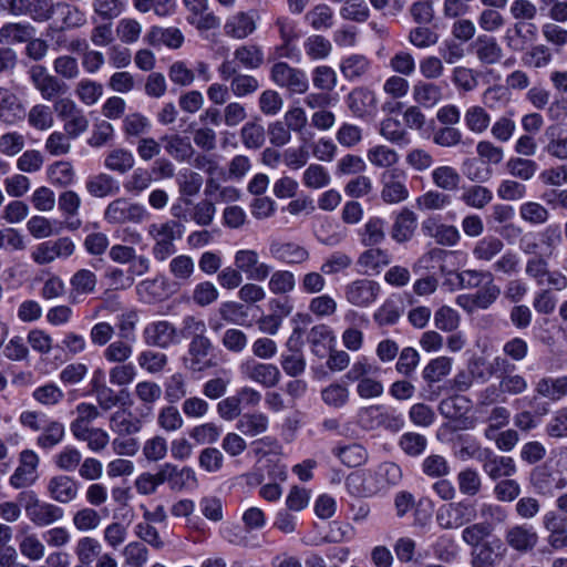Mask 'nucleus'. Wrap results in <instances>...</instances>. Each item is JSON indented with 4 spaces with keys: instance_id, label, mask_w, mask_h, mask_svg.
Here are the masks:
<instances>
[{
    "instance_id": "1",
    "label": "nucleus",
    "mask_w": 567,
    "mask_h": 567,
    "mask_svg": "<svg viewBox=\"0 0 567 567\" xmlns=\"http://www.w3.org/2000/svg\"><path fill=\"white\" fill-rule=\"evenodd\" d=\"M27 518L37 527L51 526L64 517V509L53 503L39 498L34 491H24L18 495Z\"/></svg>"
},
{
    "instance_id": "2",
    "label": "nucleus",
    "mask_w": 567,
    "mask_h": 567,
    "mask_svg": "<svg viewBox=\"0 0 567 567\" xmlns=\"http://www.w3.org/2000/svg\"><path fill=\"white\" fill-rule=\"evenodd\" d=\"M184 227L175 221L151 224L147 228L150 238L154 241L153 256L158 261L166 260L176 251L174 241L183 236Z\"/></svg>"
},
{
    "instance_id": "3",
    "label": "nucleus",
    "mask_w": 567,
    "mask_h": 567,
    "mask_svg": "<svg viewBox=\"0 0 567 567\" xmlns=\"http://www.w3.org/2000/svg\"><path fill=\"white\" fill-rule=\"evenodd\" d=\"M477 512L471 502L462 499L442 505L436 511V523L443 529H458L476 518Z\"/></svg>"
},
{
    "instance_id": "4",
    "label": "nucleus",
    "mask_w": 567,
    "mask_h": 567,
    "mask_svg": "<svg viewBox=\"0 0 567 567\" xmlns=\"http://www.w3.org/2000/svg\"><path fill=\"white\" fill-rule=\"evenodd\" d=\"M277 443L275 441L264 440L254 441L250 443V452L259 456L256 464L255 480L260 484L265 480L264 471H267L269 477H279L286 480L287 473L285 470L275 464Z\"/></svg>"
},
{
    "instance_id": "5",
    "label": "nucleus",
    "mask_w": 567,
    "mask_h": 567,
    "mask_svg": "<svg viewBox=\"0 0 567 567\" xmlns=\"http://www.w3.org/2000/svg\"><path fill=\"white\" fill-rule=\"evenodd\" d=\"M148 217L144 205L131 203L126 198H117L111 202L104 210V219L109 224H141Z\"/></svg>"
},
{
    "instance_id": "6",
    "label": "nucleus",
    "mask_w": 567,
    "mask_h": 567,
    "mask_svg": "<svg viewBox=\"0 0 567 567\" xmlns=\"http://www.w3.org/2000/svg\"><path fill=\"white\" fill-rule=\"evenodd\" d=\"M406 173L398 167L385 169L380 176L381 198L386 204H399L409 198Z\"/></svg>"
},
{
    "instance_id": "7",
    "label": "nucleus",
    "mask_w": 567,
    "mask_h": 567,
    "mask_svg": "<svg viewBox=\"0 0 567 567\" xmlns=\"http://www.w3.org/2000/svg\"><path fill=\"white\" fill-rule=\"evenodd\" d=\"M271 80L280 87H286L292 93L307 92L309 82L305 71L290 66L286 62H277L270 70Z\"/></svg>"
},
{
    "instance_id": "8",
    "label": "nucleus",
    "mask_w": 567,
    "mask_h": 567,
    "mask_svg": "<svg viewBox=\"0 0 567 567\" xmlns=\"http://www.w3.org/2000/svg\"><path fill=\"white\" fill-rule=\"evenodd\" d=\"M75 250L74 241L69 237L48 240L35 246L31 252L32 260L38 265L51 264L56 259H66Z\"/></svg>"
},
{
    "instance_id": "9",
    "label": "nucleus",
    "mask_w": 567,
    "mask_h": 567,
    "mask_svg": "<svg viewBox=\"0 0 567 567\" xmlns=\"http://www.w3.org/2000/svg\"><path fill=\"white\" fill-rule=\"evenodd\" d=\"M146 344L166 349L181 342L179 330L168 320H155L147 323L143 330Z\"/></svg>"
},
{
    "instance_id": "10",
    "label": "nucleus",
    "mask_w": 567,
    "mask_h": 567,
    "mask_svg": "<svg viewBox=\"0 0 567 567\" xmlns=\"http://www.w3.org/2000/svg\"><path fill=\"white\" fill-rule=\"evenodd\" d=\"M380 291L381 287L377 281L367 278L355 279L344 287V298L354 307L368 308L375 302Z\"/></svg>"
},
{
    "instance_id": "11",
    "label": "nucleus",
    "mask_w": 567,
    "mask_h": 567,
    "mask_svg": "<svg viewBox=\"0 0 567 567\" xmlns=\"http://www.w3.org/2000/svg\"><path fill=\"white\" fill-rule=\"evenodd\" d=\"M505 544L518 554H527L538 544V534L532 525L514 524L504 532Z\"/></svg>"
},
{
    "instance_id": "12",
    "label": "nucleus",
    "mask_w": 567,
    "mask_h": 567,
    "mask_svg": "<svg viewBox=\"0 0 567 567\" xmlns=\"http://www.w3.org/2000/svg\"><path fill=\"white\" fill-rule=\"evenodd\" d=\"M346 104L354 117L365 120L375 114L378 101L372 90L358 86L346 96Z\"/></svg>"
},
{
    "instance_id": "13",
    "label": "nucleus",
    "mask_w": 567,
    "mask_h": 567,
    "mask_svg": "<svg viewBox=\"0 0 567 567\" xmlns=\"http://www.w3.org/2000/svg\"><path fill=\"white\" fill-rule=\"evenodd\" d=\"M39 463V455L33 450H23L20 453L19 465L10 476V485L16 489L32 485L38 478Z\"/></svg>"
},
{
    "instance_id": "14",
    "label": "nucleus",
    "mask_w": 567,
    "mask_h": 567,
    "mask_svg": "<svg viewBox=\"0 0 567 567\" xmlns=\"http://www.w3.org/2000/svg\"><path fill=\"white\" fill-rule=\"evenodd\" d=\"M29 75L33 86L45 101H53L65 90V85L58 78L50 74L43 65H33Z\"/></svg>"
},
{
    "instance_id": "15",
    "label": "nucleus",
    "mask_w": 567,
    "mask_h": 567,
    "mask_svg": "<svg viewBox=\"0 0 567 567\" xmlns=\"http://www.w3.org/2000/svg\"><path fill=\"white\" fill-rule=\"evenodd\" d=\"M79 491V481L64 474H58L50 477L47 484L48 496L59 504H69L75 501L78 498Z\"/></svg>"
},
{
    "instance_id": "16",
    "label": "nucleus",
    "mask_w": 567,
    "mask_h": 567,
    "mask_svg": "<svg viewBox=\"0 0 567 567\" xmlns=\"http://www.w3.org/2000/svg\"><path fill=\"white\" fill-rule=\"evenodd\" d=\"M269 250L275 259L287 265H301L310 259L309 250L293 241H272Z\"/></svg>"
},
{
    "instance_id": "17",
    "label": "nucleus",
    "mask_w": 567,
    "mask_h": 567,
    "mask_svg": "<svg viewBox=\"0 0 567 567\" xmlns=\"http://www.w3.org/2000/svg\"><path fill=\"white\" fill-rule=\"evenodd\" d=\"M481 462L484 473L493 481L509 477L516 473V465L512 457L496 455L489 450L485 451Z\"/></svg>"
},
{
    "instance_id": "18",
    "label": "nucleus",
    "mask_w": 567,
    "mask_h": 567,
    "mask_svg": "<svg viewBox=\"0 0 567 567\" xmlns=\"http://www.w3.org/2000/svg\"><path fill=\"white\" fill-rule=\"evenodd\" d=\"M163 471L165 483H168L172 489L193 491L198 486L196 473L189 466L178 468L171 463H165Z\"/></svg>"
},
{
    "instance_id": "19",
    "label": "nucleus",
    "mask_w": 567,
    "mask_h": 567,
    "mask_svg": "<svg viewBox=\"0 0 567 567\" xmlns=\"http://www.w3.org/2000/svg\"><path fill=\"white\" fill-rule=\"evenodd\" d=\"M422 231L442 246H455L461 239V234L454 225L439 223L436 218L424 220Z\"/></svg>"
},
{
    "instance_id": "20",
    "label": "nucleus",
    "mask_w": 567,
    "mask_h": 567,
    "mask_svg": "<svg viewBox=\"0 0 567 567\" xmlns=\"http://www.w3.org/2000/svg\"><path fill=\"white\" fill-rule=\"evenodd\" d=\"M471 409V401L464 395H452L443 399L439 404V411L442 416L449 420L460 422L457 429H468L470 423L464 415Z\"/></svg>"
},
{
    "instance_id": "21",
    "label": "nucleus",
    "mask_w": 567,
    "mask_h": 567,
    "mask_svg": "<svg viewBox=\"0 0 567 567\" xmlns=\"http://www.w3.org/2000/svg\"><path fill=\"white\" fill-rule=\"evenodd\" d=\"M346 486L355 497H371L380 493L372 470L352 472L346 480Z\"/></svg>"
},
{
    "instance_id": "22",
    "label": "nucleus",
    "mask_w": 567,
    "mask_h": 567,
    "mask_svg": "<svg viewBox=\"0 0 567 567\" xmlns=\"http://www.w3.org/2000/svg\"><path fill=\"white\" fill-rule=\"evenodd\" d=\"M417 227V217L409 208H402L395 216L391 227V238L403 244L412 239Z\"/></svg>"
},
{
    "instance_id": "23",
    "label": "nucleus",
    "mask_w": 567,
    "mask_h": 567,
    "mask_svg": "<svg viewBox=\"0 0 567 567\" xmlns=\"http://www.w3.org/2000/svg\"><path fill=\"white\" fill-rule=\"evenodd\" d=\"M472 47L476 58L483 64H496L503 58V49L494 37L478 35Z\"/></svg>"
},
{
    "instance_id": "24",
    "label": "nucleus",
    "mask_w": 567,
    "mask_h": 567,
    "mask_svg": "<svg viewBox=\"0 0 567 567\" xmlns=\"http://www.w3.org/2000/svg\"><path fill=\"white\" fill-rule=\"evenodd\" d=\"M210 348L212 343L207 338L192 340L188 349V358L186 359V367L194 372H200L212 367V361L208 358Z\"/></svg>"
},
{
    "instance_id": "25",
    "label": "nucleus",
    "mask_w": 567,
    "mask_h": 567,
    "mask_svg": "<svg viewBox=\"0 0 567 567\" xmlns=\"http://www.w3.org/2000/svg\"><path fill=\"white\" fill-rule=\"evenodd\" d=\"M412 97L423 107H434L443 100V89L434 82L419 80L412 86Z\"/></svg>"
},
{
    "instance_id": "26",
    "label": "nucleus",
    "mask_w": 567,
    "mask_h": 567,
    "mask_svg": "<svg viewBox=\"0 0 567 567\" xmlns=\"http://www.w3.org/2000/svg\"><path fill=\"white\" fill-rule=\"evenodd\" d=\"M24 115V107L14 92L0 86V121L14 124Z\"/></svg>"
},
{
    "instance_id": "27",
    "label": "nucleus",
    "mask_w": 567,
    "mask_h": 567,
    "mask_svg": "<svg viewBox=\"0 0 567 567\" xmlns=\"http://www.w3.org/2000/svg\"><path fill=\"white\" fill-rule=\"evenodd\" d=\"M371 61L363 54L353 53L340 63V71L343 78L350 82L361 81L370 71Z\"/></svg>"
},
{
    "instance_id": "28",
    "label": "nucleus",
    "mask_w": 567,
    "mask_h": 567,
    "mask_svg": "<svg viewBox=\"0 0 567 567\" xmlns=\"http://www.w3.org/2000/svg\"><path fill=\"white\" fill-rule=\"evenodd\" d=\"M81 204V196L72 189L63 190L59 195V210L61 212L62 216L66 218V220L71 219L70 221H68V228L71 230H76L81 226L80 219H73L75 216L79 215Z\"/></svg>"
},
{
    "instance_id": "29",
    "label": "nucleus",
    "mask_w": 567,
    "mask_h": 567,
    "mask_svg": "<svg viewBox=\"0 0 567 567\" xmlns=\"http://www.w3.org/2000/svg\"><path fill=\"white\" fill-rule=\"evenodd\" d=\"M35 29L29 22H8L0 28V44L12 45L29 41Z\"/></svg>"
},
{
    "instance_id": "30",
    "label": "nucleus",
    "mask_w": 567,
    "mask_h": 567,
    "mask_svg": "<svg viewBox=\"0 0 567 567\" xmlns=\"http://www.w3.org/2000/svg\"><path fill=\"white\" fill-rule=\"evenodd\" d=\"M48 182L55 187H69L76 183V173L68 161H58L50 164L45 171Z\"/></svg>"
},
{
    "instance_id": "31",
    "label": "nucleus",
    "mask_w": 567,
    "mask_h": 567,
    "mask_svg": "<svg viewBox=\"0 0 567 567\" xmlns=\"http://www.w3.org/2000/svg\"><path fill=\"white\" fill-rule=\"evenodd\" d=\"M505 244L496 236H485L478 239L472 248V256L478 262H491L503 250Z\"/></svg>"
},
{
    "instance_id": "32",
    "label": "nucleus",
    "mask_w": 567,
    "mask_h": 567,
    "mask_svg": "<svg viewBox=\"0 0 567 567\" xmlns=\"http://www.w3.org/2000/svg\"><path fill=\"white\" fill-rule=\"evenodd\" d=\"M493 192L481 184H472L463 187L460 200L467 207L484 209L493 200Z\"/></svg>"
},
{
    "instance_id": "33",
    "label": "nucleus",
    "mask_w": 567,
    "mask_h": 567,
    "mask_svg": "<svg viewBox=\"0 0 567 567\" xmlns=\"http://www.w3.org/2000/svg\"><path fill=\"white\" fill-rule=\"evenodd\" d=\"M146 41L153 47L178 49L184 42V35L177 28L153 27L146 34Z\"/></svg>"
},
{
    "instance_id": "34",
    "label": "nucleus",
    "mask_w": 567,
    "mask_h": 567,
    "mask_svg": "<svg viewBox=\"0 0 567 567\" xmlns=\"http://www.w3.org/2000/svg\"><path fill=\"white\" fill-rule=\"evenodd\" d=\"M431 181L437 189L454 192L458 189L462 176L455 167L440 165L432 169Z\"/></svg>"
},
{
    "instance_id": "35",
    "label": "nucleus",
    "mask_w": 567,
    "mask_h": 567,
    "mask_svg": "<svg viewBox=\"0 0 567 567\" xmlns=\"http://www.w3.org/2000/svg\"><path fill=\"white\" fill-rule=\"evenodd\" d=\"M501 289L497 285L494 284V278L489 281H486L485 285L478 289L475 293L471 295L470 305H464L465 310L468 312H473L477 309H487L489 308L499 297Z\"/></svg>"
},
{
    "instance_id": "36",
    "label": "nucleus",
    "mask_w": 567,
    "mask_h": 567,
    "mask_svg": "<svg viewBox=\"0 0 567 567\" xmlns=\"http://www.w3.org/2000/svg\"><path fill=\"white\" fill-rule=\"evenodd\" d=\"M74 553L81 567H91L103 553V547L96 538L84 536L76 542Z\"/></svg>"
},
{
    "instance_id": "37",
    "label": "nucleus",
    "mask_w": 567,
    "mask_h": 567,
    "mask_svg": "<svg viewBox=\"0 0 567 567\" xmlns=\"http://www.w3.org/2000/svg\"><path fill=\"white\" fill-rule=\"evenodd\" d=\"M103 165L106 169L125 174L135 165V158L130 150L116 147L106 153Z\"/></svg>"
},
{
    "instance_id": "38",
    "label": "nucleus",
    "mask_w": 567,
    "mask_h": 567,
    "mask_svg": "<svg viewBox=\"0 0 567 567\" xmlns=\"http://www.w3.org/2000/svg\"><path fill=\"white\" fill-rule=\"evenodd\" d=\"M535 392L551 401H558L567 395V375L559 378H542L535 385Z\"/></svg>"
},
{
    "instance_id": "39",
    "label": "nucleus",
    "mask_w": 567,
    "mask_h": 567,
    "mask_svg": "<svg viewBox=\"0 0 567 567\" xmlns=\"http://www.w3.org/2000/svg\"><path fill=\"white\" fill-rule=\"evenodd\" d=\"M307 339L311 344L312 352L317 357L323 358L330 343L334 340V334L329 326L320 323L310 329Z\"/></svg>"
},
{
    "instance_id": "40",
    "label": "nucleus",
    "mask_w": 567,
    "mask_h": 567,
    "mask_svg": "<svg viewBox=\"0 0 567 567\" xmlns=\"http://www.w3.org/2000/svg\"><path fill=\"white\" fill-rule=\"evenodd\" d=\"M78 441L85 442L93 453H101L110 444L111 436L102 427L90 426L72 434Z\"/></svg>"
},
{
    "instance_id": "41",
    "label": "nucleus",
    "mask_w": 567,
    "mask_h": 567,
    "mask_svg": "<svg viewBox=\"0 0 567 567\" xmlns=\"http://www.w3.org/2000/svg\"><path fill=\"white\" fill-rule=\"evenodd\" d=\"M494 533V526L488 522H476L465 525L462 530V542L474 548L489 538Z\"/></svg>"
},
{
    "instance_id": "42",
    "label": "nucleus",
    "mask_w": 567,
    "mask_h": 567,
    "mask_svg": "<svg viewBox=\"0 0 567 567\" xmlns=\"http://www.w3.org/2000/svg\"><path fill=\"white\" fill-rule=\"evenodd\" d=\"M20 554L30 561H39L45 556V545L35 533H25L18 537Z\"/></svg>"
},
{
    "instance_id": "43",
    "label": "nucleus",
    "mask_w": 567,
    "mask_h": 567,
    "mask_svg": "<svg viewBox=\"0 0 567 567\" xmlns=\"http://www.w3.org/2000/svg\"><path fill=\"white\" fill-rule=\"evenodd\" d=\"M385 240V220L381 217H371L360 230V241L365 247H373Z\"/></svg>"
},
{
    "instance_id": "44",
    "label": "nucleus",
    "mask_w": 567,
    "mask_h": 567,
    "mask_svg": "<svg viewBox=\"0 0 567 567\" xmlns=\"http://www.w3.org/2000/svg\"><path fill=\"white\" fill-rule=\"evenodd\" d=\"M504 558L497 553L491 542L474 547L471 551V567H496Z\"/></svg>"
},
{
    "instance_id": "45",
    "label": "nucleus",
    "mask_w": 567,
    "mask_h": 567,
    "mask_svg": "<svg viewBox=\"0 0 567 567\" xmlns=\"http://www.w3.org/2000/svg\"><path fill=\"white\" fill-rule=\"evenodd\" d=\"M103 85L91 79L80 80L74 89L75 96L85 106L95 105L103 96Z\"/></svg>"
},
{
    "instance_id": "46",
    "label": "nucleus",
    "mask_w": 567,
    "mask_h": 567,
    "mask_svg": "<svg viewBox=\"0 0 567 567\" xmlns=\"http://www.w3.org/2000/svg\"><path fill=\"white\" fill-rule=\"evenodd\" d=\"M86 192L97 198L110 196L118 189L114 178L105 173H100L87 177L85 181Z\"/></svg>"
},
{
    "instance_id": "47",
    "label": "nucleus",
    "mask_w": 567,
    "mask_h": 567,
    "mask_svg": "<svg viewBox=\"0 0 567 567\" xmlns=\"http://www.w3.org/2000/svg\"><path fill=\"white\" fill-rule=\"evenodd\" d=\"M136 293L141 301L152 303L161 300L165 296V278H147L138 282Z\"/></svg>"
},
{
    "instance_id": "48",
    "label": "nucleus",
    "mask_w": 567,
    "mask_h": 567,
    "mask_svg": "<svg viewBox=\"0 0 567 567\" xmlns=\"http://www.w3.org/2000/svg\"><path fill=\"white\" fill-rule=\"evenodd\" d=\"M391 262V256L388 250L370 247L360 254L358 265L368 271H379Z\"/></svg>"
},
{
    "instance_id": "49",
    "label": "nucleus",
    "mask_w": 567,
    "mask_h": 567,
    "mask_svg": "<svg viewBox=\"0 0 567 567\" xmlns=\"http://www.w3.org/2000/svg\"><path fill=\"white\" fill-rule=\"evenodd\" d=\"M110 429L117 435H133L141 431L142 422L125 411H116L110 416Z\"/></svg>"
},
{
    "instance_id": "50",
    "label": "nucleus",
    "mask_w": 567,
    "mask_h": 567,
    "mask_svg": "<svg viewBox=\"0 0 567 567\" xmlns=\"http://www.w3.org/2000/svg\"><path fill=\"white\" fill-rule=\"evenodd\" d=\"M380 492L398 485L402 478V471L399 465L385 462L372 470Z\"/></svg>"
},
{
    "instance_id": "51",
    "label": "nucleus",
    "mask_w": 567,
    "mask_h": 567,
    "mask_svg": "<svg viewBox=\"0 0 567 567\" xmlns=\"http://www.w3.org/2000/svg\"><path fill=\"white\" fill-rule=\"evenodd\" d=\"M464 123L470 132L474 134H482L491 125V115L485 107L481 105H472L465 111Z\"/></svg>"
},
{
    "instance_id": "52",
    "label": "nucleus",
    "mask_w": 567,
    "mask_h": 567,
    "mask_svg": "<svg viewBox=\"0 0 567 567\" xmlns=\"http://www.w3.org/2000/svg\"><path fill=\"white\" fill-rule=\"evenodd\" d=\"M76 417L70 424L71 433H76L91 426V423L101 416V412L93 403L81 402L75 408Z\"/></svg>"
},
{
    "instance_id": "53",
    "label": "nucleus",
    "mask_w": 567,
    "mask_h": 567,
    "mask_svg": "<svg viewBox=\"0 0 567 567\" xmlns=\"http://www.w3.org/2000/svg\"><path fill=\"white\" fill-rule=\"evenodd\" d=\"M452 203V197L441 189H430L415 200L420 210H443Z\"/></svg>"
},
{
    "instance_id": "54",
    "label": "nucleus",
    "mask_w": 567,
    "mask_h": 567,
    "mask_svg": "<svg viewBox=\"0 0 567 567\" xmlns=\"http://www.w3.org/2000/svg\"><path fill=\"white\" fill-rule=\"evenodd\" d=\"M367 158L375 167L390 169L394 168L400 157L395 150L385 145H375L368 150Z\"/></svg>"
},
{
    "instance_id": "55",
    "label": "nucleus",
    "mask_w": 567,
    "mask_h": 567,
    "mask_svg": "<svg viewBox=\"0 0 567 567\" xmlns=\"http://www.w3.org/2000/svg\"><path fill=\"white\" fill-rule=\"evenodd\" d=\"M32 398L43 406H54L63 401L64 392L56 383L50 381L35 388Z\"/></svg>"
},
{
    "instance_id": "56",
    "label": "nucleus",
    "mask_w": 567,
    "mask_h": 567,
    "mask_svg": "<svg viewBox=\"0 0 567 567\" xmlns=\"http://www.w3.org/2000/svg\"><path fill=\"white\" fill-rule=\"evenodd\" d=\"M96 275L89 269L78 270L70 279L71 295L78 296L89 295L95 290Z\"/></svg>"
},
{
    "instance_id": "57",
    "label": "nucleus",
    "mask_w": 567,
    "mask_h": 567,
    "mask_svg": "<svg viewBox=\"0 0 567 567\" xmlns=\"http://www.w3.org/2000/svg\"><path fill=\"white\" fill-rule=\"evenodd\" d=\"M458 491L465 496H475L482 489V478L475 468L466 467L456 475Z\"/></svg>"
},
{
    "instance_id": "58",
    "label": "nucleus",
    "mask_w": 567,
    "mask_h": 567,
    "mask_svg": "<svg viewBox=\"0 0 567 567\" xmlns=\"http://www.w3.org/2000/svg\"><path fill=\"white\" fill-rule=\"evenodd\" d=\"M151 127L150 118L140 112L130 113L123 118L122 131L126 137L142 136L148 133Z\"/></svg>"
},
{
    "instance_id": "59",
    "label": "nucleus",
    "mask_w": 567,
    "mask_h": 567,
    "mask_svg": "<svg viewBox=\"0 0 567 567\" xmlns=\"http://www.w3.org/2000/svg\"><path fill=\"white\" fill-rule=\"evenodd\" d=\"M42 433L37 439V444L42 449H52L62 442L65 430L64 425L58 421L48 419Z\"/></svg>"
},
{
    "instance_id": "60",
    "label": "nucleus",
    "mask_w": 567,
    "mask_h": 567,
    "mask_svg": "<svg viewBox=\"0 0 567 567\" xmlns=\"http://www.w3.org/2000/svg\"><path fill=\"white\" fill-rule=\"evenodd\" d=\"M330 182L328 169L320 164H310L302 173V184L307 188L321 189L327 187Z\"/></svg>"
},
{
    "instance_id": "61",
    "label": "nucleus",
    "mask_w": 567,
    "mask_h": 567,
    "mask_svg": "<svg viewBox=\"0 0 567 567\" xmlns=\"http://www.w3.org/2000/svg\"><path fill=\"white\" fill-rule=\"evenodd\" d=\"M28 123L38 131H48L54 125L51 107L45 104L33 105L28 113Z\"/></svg>"
},
{
    "instance_id": "62",
    "label": "nucleus",
    "mask_w": 567,
    "mask_h": 567,
    "mask_svg": "<svg viewBox=\"0 0 567 567\" xmlns=\"http://www.w3.org/2000/svg\"><path fill=\"white\" fill-rule=\"evenodd\" d=\"M380 135L393 144H408V132L395 117H385L380 124Z\"/></svg>"
},
{
    "instance_id": "63",
    "label": "nucleus",
    "mask_w": 567,
    "mask_h": 567,
    "mask_svg": "<svg viewBox=\"0 0 567 567\" xmlns=\"http://www.w3.org/2000/svg\"><path fill=\"white\" fill-rule=\"evenodd\" d=\"M166 152L176 161L183 162L192 157L193 146L188 138L179 135L164 136Z\"/></svg>"
},
{
    "instance_id": "64",
    "label": "nucleus",
    "mask_w": 567,
    "mask_h": 567,
    "mask_svg": "<svg viewBox=\"0 0 567 567\" xmlns=\"http://www.w3.org/2000/svg\"><path fill=\"white\" fill-rule=\"evenodd\" d=\"M122 567H144L148 560V550L140 542H131L123 549Z\"/></svg>"
}]
</instances>
